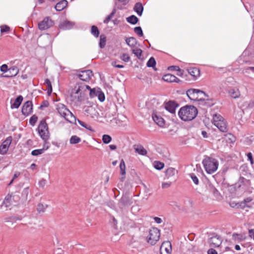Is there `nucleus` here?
Instances as JSON below:
<instances>
[{
    "label": "nucleus",
    "instance_id": "32",
    "mask_svg": "<svg viewBox=\"0 0 254 254\" xmlns=\"http://www.w3.org/2000/svg\"><path fill=\"white\" fill-rule=\"evenodd\" d=\"M100 88H91L90 87V88H85L86 90H89V96L91 98H94L95 97L97 96V95L98 94V93L99 92V90H100Z\"/></svg>",
    "mask_w": 254,
    "mask_h": 254
},
{
    "label": "nucleus",
    "instance_id": "14",
    "mask_svg": "<svg viewBox=\"0 0 254 254\" xmlns=\"http://www.w3.org/2000/svg\"><path fill=\"white\" fill-rule=\"evenodd\" d=\"M178 107V104L174 101H169L165 103V108L172 114L175 113L176 109Z\"/></svg>",
    "mask_w": 254,
    "mask_h": 254
},
{
    "label": "nucleus",
    "instance_id": "9",
    "mask_svg": "<svg viewBox=\"0 0 254 254\" xmlns=\"http://www.w3.org/2000/svg\"><path fill=\"white\" fill-rule=\"evenodd\" d=\"M132 199L131 197L125 194L122 196L119 201V207L123 209L126 207L130 206L132 203Z\"/></svg>",
    "mask_w": 254,
    "mask_h": 254
},
{
    "label": "nucleus",
    "instance_id": "4",
    "mask_svg": "<svg viewBox=\"0 0 254 254\" xmlns=\"http://www.w3.org/2000/svg\"><path fill=\"white\" fill-rule=\"evenodd\" d=\"M56 109L59 114L67 121L70 122V120L72 118L75 120V117L73 114L66 107V106L62 103H58L56 105Z\"/></svg>",
    "mask_w": 254,
    "mask_h": 254
},
{
    "label": "nucleus",
    "instance_id": "63",
    "mask_svg": "<svg viewBox=\"0 0 254 254\" xmlns=\"http://www.w3.org/2000/svg\"><path fill=\"white\" fill-rule=\"evenodd\" d=\"M211 191L214 195H217L219 194L218 190L215 187H212L211 188Z\"/></svg>",
    "mask_w": 254,
    "mask_h": 254
},
{
    "label": "nucleus",
    "instance_id": "23",
    "mask_svg": "<svg viewBox=\"0 0 254 254\" xmlns=\"http://www.w3.org/2000/svg\"><path fill=\"white\" fill-rule=\"evenodd\" d=\"M67 3L68 2L67 0H62L56 4L55 8L57 11H62L66 7Z\"/></svg>",
    "mask_w": 254,
    "mask_h": 254
},
{
    "label": "nucleus",
    "instance_id": "45",
    "mask_svg": "<svg viewBox=\"0 0 254 254\" xmlns=\"http://www.w3.org/2000/svg\"><path fill=\"white\" fill-rule=\"evenodd\" d=\"M103 142L105 144H108L112 141V137L108 134H104L102 136Z\"/></svg>",
    "mask_w": 254,
    "mask_h": 254
},
{
    "label": "nucleus",
    "instance_id": "46",
    "mask_svg": "<svg viewBox=\"0 0 254 254\" xmlns=\"http://www.w3.org/2000/svg\"><path fill=\"white\" fill-rule=\"evenodd\" d=\"M154 166L155 169L160 170L163 168L164 164L163 163L160 162L159 161H155L154 162Z\"/></svg>",
    "mask_w": 254,
    "mask_h": 254
},
{
    "label": "nucleus",
    "instance_id": "35",
    "mask_svg": "<svg viewBox=\"0 0 254 254\" xmlns=\"http://www.w3.org/2000/svg\"><path fill=\"white\" fill-rule=\"evenodd\" d=\"M91 33L95 37H98L99 35V31L96 26L93 25L91 28Z\"/></svg>",
    "mask_w": 254,
    "mask_h": 254
},
{
    "label": "nucleus",
    "instance_id": "48",
    "mask_svg": "<svg viewBox=\"0 0 254 254\" xmlns=\"http://www.w3.org/2000/svg\"><path fill=\"white\" fill-rule=\"evenodd\" d=\"M189 176L192 179V181L193 182L195 185H198L199 184V180L194 174L190 173L189 174Z\"/></svg>",
    "mask_w": 254,
    "mask_h": 254
},
{
    "label": "nucleus",
    "instance_id": "30",
    "mask_svg": "<svg viewBox=\"0 0 254 254\" xmlns=\"http://www.w3.org/2000/svg\"><path fill=\"white\" fill-rule=\"evenodd\" d=\"M115 2V5L119 9H123L124 6L126 5L129 2V0H116Z\"/></svg>",
    "mask_w": 254,
    "mask_h": 254
},
{
    "label": "nucleus",
    "instance_id": "1",
    "mask_svg": "<svg viewBox=\"0 0 254 254\" xmlns=\"http://www.w3.org/2000/svg\"><path fill=\"white\" fill-rule=\"evenodd\" d=\"M85 88H90V86L82 83L76 84L70 93L71 101L75 103L82 101L84 100L83 92L85 91Z\"/></svg>",
    "mask_w": 254,
    "mask_h": 254
},
{
    "label": "nucleus",
    "instance_id": "10",
    "mask_svg": "<svg viewBox=\"0 0 254 254\" xmlns=\"http://www.w3.org/2000/svg\"><path fill=\"white\" fill-rule=\"evenodd\" d=\"M33 104L31 101H27L22 106V113L23 115L27 116L32 112Z\"/></svg>",
    "mask_w": 254,
    "mask_h": 254
},
{
    "label": "nucleus",
    "instance_id": "6",
    "mask_svg": "<svg viewBox=\"0 0 254 254\" xmlns=\"http://www.w3.org/2000/svg\"><path fill=\"white\" fill-rule=\"evenodd\" d=\"M38 133L44 141L47 140L49 138V132L48 125L45 120H42L37 128Z\"/></svg>",
    "mask_w": 254,
    "mask_h": 254
},
{
    "label": "nucleus",
    "instance_id": "43",
    "mask_svg": "<svg viewBox=\"0 0 254 254\" xmlns=\"http://www.w3.org/2000/svg\"><path fill=\"white\" fill-rule=\"evenodd\" d=\"M198 96V100L197 101H205V97H208V96L203 91L201 93H197Z\"/></svg>",
    "mask_w": 254,
    "mask_h": 254
},
{
    "label": "nucleus",
    "instance_id": "50",
    "mask_svg": "<svg viewBox=\"0 0 254 254\" xmlns=\"http://www.w3.org/2000/svg\"><path fill=\"white\" fill-rule=\"evenodd\" d=\"M134 31L139 37H141L143 35L142 30L140 26L135 27L134 28Z\"/></svg>",
    "mask_w": 254,
    "mask_h": 254
},
{
    "label": "nucleus",
    "instance_id": "64",
    "mask_svg": "<svg viewBox=\"0 0 254 254\" xmlns=\"http://www.w3.org/2000/svg\"><path fill=\"white\" fill-rule=\"evenodd\" d=\"M207 254H217V252L214 249H210L208 250V251L207 252Z\"/></svg>",
    "mask_w": 254,
    "mask_h": 254
},
{
    "label": "nucleus",
    "instance_id": "52",
    "mask_svg": "<svg viewBox=\"0 0 254 254\" xmlns=\"http://www.w3.org/2000/svg\"><path fill=\"white\" fill-rule=\"evenodd\" d=\"M205 105H206L207 107H211L214 104V103L213 102V100L211 99H209L208 98V97H205Z\"/></svg>",
    "mask_w": 254,
    "mask_h": 254
},
{
    "label": "nucleus",
    "instance_id": "17",
    "mask_svg": "<svg viewBox=\"0 0 254 254\" xmlns=\"http://www.w3.org/2000/svg\"><path fill=\"white\" fill-rule=\"evenodd\" d=\"M8 74L2 75L4 77H12L17 75L19 72V68L16 66H13L8 68Z\"/></svg>",
    "mask_w": 254,
    "mask_h": 254
},
{
    "label": "nucleus",
    "instance_id": "37",
    "mask_svg": "<svg viewBox=\"0 0 254 254\" xmlns=\"http://www.w3.org/2000/svg\"><path fill=\"white\" fill-rule=\"evenodd\" d=\"M81 141V138L76 135H72L70 138V144H77Z\"/></svg>",
    "mask_w": 254,
    "mask_h": 254
},
{
    "label": "nucleus",
    "instance_id": "44",
    "mask_svg": "<svg viewBox=\"0 0 254 254\" xmlns=\"http://www.w3.org/2000/svg\"><path fill=\"white\" fill-rule=\"evenodd\" d=\"M47 149H45L44 148L39 149H35L32 151L31 154L33 156H38L39 155L43 154L45 150Z\"/></svg>",
    "mask_w": 254,
    "mask_h": 254
},
{
    "label": "nucleus",
    "instance_id": "54",
    "mask_svg": "<svg viewBox=\"0 0 254 254\" xmlns=\"http://www.w3.org/2000/svg\"><path fill=\"white\" fill-rule=\"evenodd\" d=\"M10 31V27L7 25H4L0 26V31L1 33L8 32Z\"/></svg>",
    "mask_w": 254,
    "mask_h": 254
},
{
    "label": "nucleus",
    "instance_id": "8",
    "mask_svg": "<svg viewBox=\"0 0 254 254\" xmlns=\"http://www.w3.org/2000/svg\"><path fill=\"white\" fill-rule=\"evenodd\" d=\"M54 24V21L49 17H46L39 22L38 27L40 30H44L53 26Z\"/></svg>",
    "mask_w": 254,
    "mask_h": 254
},
{
    "label": "nucleus",
    "instance_id": "18",
    "mask_svg": "<svg viewBox=\"0 0 254 254\" xmlns=\"http://www.w3.org/2000/svg\"><path fill=\"white\" fill-rule=\"evenodd\" d=\"M152 119L154 122L160 127H163L165 125V121L162 117L157 115L156 113H153Z\"/></svg>",
    "mask_w": 254,
    "mask_h": 254
},
{
    "label": "nucleus",
    "instance_id": "7",
    "mask_svg": "<svg viewBox=\"0 0 254 254\" xmlns=\"http://www.w3.org/2000/svg\"><path fill=\"white\" fill-rule=\"evenodd\" d=\"M160 237V230L157 228H153L149 232V235L147 236V242L151 245H154L159 240Z\"/></svg>",
    "mask_w": 254,
    "mask_h": 254
},
{
    "label": "nucleus",
    "instance_id": "55",
    "mask_svg": "<svg viewBox=\"0 0 254 254\" xmlns=\"http://www.w3.org/2000/svg\"><path fill=\"white\" fill-rule=\"evenodd\" d=\"M20 172H15V174H14L13 176L12 179L11 180V181L8 184V186H10L13 183L14 180L16 178H18L20 176Z\"/></svg>",
    "mask_w": 254,
    "mask_h": 254
},
{
    "label": "nucleus",
    "instance_id": "21",
    "mask_svg": "<svg viewBox=\"0 0 254 254\" xmlns=\"http://www.w3.org/2000/svg\"><path fill=\"white\" fill-rule=\"evenodd\" d=\"M246 238V236L244 234L233 233L232 235L233 240L237 243L245 241Z\"/></svg>",
    "mask_w": 254,
    "mask_h": 254
},
{
    "label": "nucleus",
    "instance_id": "56",
    "mask_svg": "<svg viewBox=\"0 0 254 254\" xmlns=\"http://www.w3.org/2000/svg\"><path fill=\"white\" fill-rule=\"evenodd\" d=\"M0 71L2 72L5 73L8 72V66L6 64H3L0 66Z\"/></svg>",
    "mask_w": 254,
    "mask_h": 254
},
{
    "label": "nucleus",
    "instance_id": "61",
    "mask_svg": "<svg viewBox=\"0 0 254 254\" xmlns=\"http://www.w3.org/2000/svg\"><path fill=\"white\" fill-rule=\"evenodd\" d=\"M153 219L155 221V222L158 224H160L163 221L161 218L158 217H154Z\"/></svg>",
    "mask_w": 254,
    "mask_h": 254
},
{
    "label": "nucleus",
    "instance_id": "22",
    "mask_svg": "<svg viewBox=\"0 0 254 254\" xmlns=\"http://www.w3.org/2000/svg\"><path fill=\"white\" fill-rule=\"evenodd\" d=\"M133 147L135 150V152L141 155L145 156L147 153V150L141 145H134Z\"/></svg>",
    "mask_w": 254,
    "mask_h": 254
},
{
    "label": "nucleus",
    "instance_id": "42",
    "mask_svg": "<svg viewBox=\"0 0 254 254\" xmlns=\"http://www.w3.org/2000/svg\"><path fill=\"white\" fill-rule=\"evenodd\" d=\"M132 52L139 59H141L142 56V51L140 49H133Z\"/></svg>",
    "mask_w": 254,
    "mask_h": 254
},
{
    "label": "nucleus",
    "instance_id": "60",
    "mask_svg": "<svg viewBox=\"0 0 254 254\" xmlns=\"http://www.w3.org/2000/svg\"><path fill=\"white\" fill-rule=\"evenodd\" d=\"M247 157L248 159L250 161L251 164H254V160L253 158V155L252 153L249 152L247 154Z\"/></svg>",
    "mask_w": 254,
    "mask_h": 254
},
{
    "label": "nucleus",
    "instance_id": "59",
    "mask_svg": "<svg viewBox=\"0 0 254 254\" xmlns=\"http://www.w3.org/2000/svg\"><path fill=\"white\" fill-rule=\"evenodd\" d=\"M172 184L171 182H168V183H163L162 184V189H167L169 188Z\"/></svg>",
    "mask_w": 254,
    "mask_h": 254
},
{
    "label": "nucleus",
    "instance_id": "29",
    "mask_svg": "<svg viewBox=\"0 0 254 254\" xmlns=\"http://www.w3.org/2000/svg\"><path fill=\"white\" fill-rule=\"evenodd\" d=\"M120 169L121 171V175L122 176L121 179L122 181H123L125 178L126 175V165L125 161L123 159H122L120 162Z\"/></svg>",
    "mask_w": 254,
    "mask_h": 254
},
{
    "label": "nucleus",
    "instance_id": "34",
    "mask_svg": "<svg viewBox=\"0 0 254 254\" xmlns=\"http://www.w3.org/2000/svg\"><path fill=\"white\" fill-rule=\"evenodd\" d=\"M126 43L130 47H133L136 44V40L135 38L131 37L126 39Z\"/></svg>",
    "mask_w": 254,
    "mask_h": 254
},
{
    "label": "nucleus",
    "instance_id": "53",
    "mask_svg": "<svg viewBox=\"0 0 254 254\" xmlns=\"http://www.w3.org/2000/svg\"><path fill=\"white\" fill-rule=\"evenodd\" d=\"M120 59L125 62H128L130 60V57L127 54H123Z\"/></svg>",
    "mask_w": 254,
    "mask_h": 254
},
{
    "label": "nucleus",
    "instance_id": "5",
    "mask_svg": "<svg viewBox=\"0 0 254 254\" xmlns=\"http://www.w3.org/2000/svg\"><path fill=\"white\" fill-rule=\"evenodd\" d=\"M213 122L214 125L220 131L227 132L228 130L226 122L224 118L219 114H215L213 116Z\"/></svg>",
    "mask_w": 254,
    "mask_h": 254
},
{
    "label": "nucleus",
    "instance_id": "41",
    "mask_svg": "<svg viewBox=\"0 0 254 254\" xmlns=\"http://www.w3.org/2000/svg\"><path fill=\"white\" fill-rule=\"evenodd\" d=\"M77 122L79 123V124L82 127H85V128L87 129L90 131H93V129H92V127H91V126L87 124L85 122H82L78 119L77 120Z\"/></svg>",
    "mask_w": 254,
    "mask_h": 254
},
{
    "label": "nucleus",
    "instance_id": "19",
    "mask_svg": "<svg viewBox=\"0 0 254 254\" xmlns=\"http://www.w3.org/2000/svg\"><path fill=\"white\" fill-rule=\"evenodd\" d=\"M210 244L214 247H218L222 243L221 238L218 236L211 237L209 240Z\"/></svg>",
    "mask_w": 254,
    "mask_h": 254
},
{
    "label": "nucleus",
    "instance_id": "51",
    "mask_svg": "<svg viewBox=\"0 0 254 254\" xmlns=\"http://www.w3.org/2000/svg\"><path fill=\"white\" fill-rule=\"evenodd\" d=\"M38 120V117L35 115H33L29 120L30 124L33 126L35 125Z\"/></svg>",
    "mask_w": 254,
    "mask_h": 254
},
{
    "label": "nucleus",
    "instance_id": "24",
    "mask_svg": "<svg viewBox=\"0 0 254 254\" xmlns=\"http://www.w3.org/2000/svg\"><path fill=\"white\" fill-rule=\"evenodd\" d=\"M73 26V23L67 20H65L61 22L59 25L60 29L63 30L69 29Z\"/></svg>",
    "mask_w": 254,
    "mask_h": 254
},
{
    "label": "nucleus",
    "instance_id": "16",
    "mask_svg": "<svg viewBox=\"0 0 254 254\" xmlns=\"http://www.w3.org/2000/svg\"><path fill=\"white\" fill-rule=\"evenodd\" d=\"M162 79L164 81L168 82H176V83H182V81L177 78L175 75L171 74H166L164 75Z\"/></svg>",
    "mask_w": 254,
    "mask_h": 254
},
{
    "label": "nucleus",
    "instance_id": "25",
    "mask_svg": "<svg viewBox=\"0 0 254 254\" xmlns=\"http://www.w3.org/2000/svg\"><path fill=\"white\" fill-rule=\"evenodd\" d=\"M13 198L11 194H8L4 198L2 206L7 208L10 207L12 205Z\"/></svg>",
    "mask_w": 254,
    "mask_h": 254
},
{
    "label": "nucleus",
    "instance_id": "40",
    "mask_svg": "<svg viewBox=\"0 0 254 254\" xmlns=\"http://www.w3.org/2000/svg\"><path fill=\"white\" fill-rule=\"evenodd\" d=\"M156 64V63L155 59L153 57H151L147 62L146 65L148 67H153L155 70H156V68H154Z\"/></svg>",
    "mask_w": 254,
    "mask_h": 254
},
{
    "label": "nucleus",
    "instance_id": "27",
    "mask_svg": "<svg viewBox=\"0 0 254 254\" xmlns=\"http://www.w3.org/2000/svg\"><path fill=\"white\" fill-rule=\"evenodd\" d=\"M143 9L142 3L139 2L136 3L133 7L134 11H135L139 16L142 15Z\"/></svg>",
    "mask_w": 254,
    "mask_h": 254
},
{
    "label": "nucleus",
    "instance_id": "57",
    "mask_svg": "<svg viewBox=\"0 0 254 254\" xmlns=\"http://www.w3.org/2000/svg\"><path fill=\"white\" fill-rule=\"evenodd\" d=\"M49 103L48 101H47V100L44 101L41 103V104L40 106V109H43L44 108L48 107L49 106Z\"/></svg>",
    "mask_w": 254,
    "mask_h": 254
},
{
    "label": "nucleus",
    "instance_id": "12",
    "mask_svg": "<svg viewBox=\"0 0 254 254\" xmlns=\"http://www.w3.org/2000/svg\"><path fill=\"white\" fill-rule=\"evenodd\" d=\"M93 76V73L91 70H85L81 71L78 74V77L83 81H89L91 76Z\"/></svg>",
    "mask_w": 254,
    "mask_h": 254
},
{
    "label": "nucleus",
    "instance_id": "33",
    "mask_svg": "<svg viewBox=\"0 0 254 254\" xmlns=\"http://www.w3.org/2000/svg\"><path fill=\"white\" fill-rule=\"evenodd\" d=\"M126 20L128 23L133 25L136 24L139 20L138 18L134 15L127 17Z\"/></svg>",
    "mask_w": 254,
    "mask_h": 254
},
{
    "label": "nucleus",
    "instance_id": "62",
    "mask_svg": "<svg viewBox=\"0 0 254 254\" xmlns=\"http://www.w3.org/2000/svg\"><path fill=\"white\" fill-rule=\"evenodd\" d=\"M46 182L45 179H42L39 182V186L41 187H44L46 185Z\"/></svg>",
    "mask_w": 254,
    "mask_h": 254
},
{
    "label": "nucleus",
    "instance_id": "31",
    "mask_svg": "<svg viewBox=\"0 0 254 254\" xmlns=\"http://www.w3.org/2000/svg\"><path fill=\"white\" fill-rule=\"evenodd\" d=\"M177 172V171L175 168L172 167L169 168L166 171V177L167 179H169L170 178L174 176Z\"/></svg>",
    "mask_w": 254,
    "mask_h": 254
},
{
    "label": "nucleus",
    "instance_id": "13",
    "mask_svg": "<svg viewBox=\"0 0 254 254\" xmlns=\"http://www.w3.org/2000/svg\"><path fill=\"white\" fill-rule=\"evenodd\" d=\"M201 93V90L197 89H190L187 91V95L191 100L197 101L198 96L197 93Z\"/></svg>",
    "mask_w": 254,
    "mask_h": 254
},
{
    "label": "nucleus",
    "instance_id": "28",
    "mask_svg": "<svg viewBox=\"0 0 254 254\" xmlns=\"http://www.w3.org/2000/svg\"><path fill=\"white\" fill-rule=\"evenodd\" d=\"M23 100V97L21 95L18 96L14 100V102L11 104V108L12 109H17L19 108Z\"/></svg>",
    "mask_w": 254,
    "mask_h": 254
},
{
    "label": "nucleus",
    "instance_id": "47",
    "mask_svg": "<svg viewBox=\"0 0 254 254\" xmlns=\"http://www.w3.org/2000/svg\"><path fill=\"white\" fill-rule=\"evenodd\" d=\"M48 205H43V204H39L37 205V210L38 211L39 213H43L44 212L46 208H47Z\"/></svg>",
    "mask_w": 254,
    "mask_h": 254
},
{
    "label": "nucleus",
    "instance_id": "39",
    "mask_svg": "<svg viewBox=\"0 0 254 254\" xmlns=\"http://www.w3.org/2000/svg\"><path fill=\"white\" fill-rule=\"evenodd\" d=\"M44 84L47 85L48 87L47 93L49 95H50L52 92V86L50 80L48 78L46 79L44 82Z\"/></svg>",
    "mask_w": 254,
    "mask_h": 254
},
{
    "label": "nucleus",
    "instance_id": "20",
    "mask_svg": "<svg viewBox=\"0 0 254 254\" xmlns=\"http://www.w3.org/2000/svg\"><path fill=\"white\" fill-rule=\"evenodd\" d=\"M188 73L193 78V79H195L197 77L200 75V70L199 68L197 67H190L188 69Z\"/></svg>",
    "mask_w": 254,
    "mask_h": 254
},
{
    "label": "nucleus",
    "instance_id": "11",
    "mask_svg": "<svg viewBox=\"0 0 254 254\" xmlns=\"http://www.w3.org/2000/svg\"><path fill=\"white\" fill-rule=\"evenodd\" d=\"M160 254H171L172 245L170 242H164L160 249Z\"/></svg>",
    "mask_w": 254,
    "mask_h": 254
},
{
    "label": "nucleus",
    "instance_id": "38",
    "mask_svg": "<svg viewBox=\"0 0 254 254\" xmlns=\"http://www.w3.org/2000/svg\"><path fill=\"white\" fill-rule=\"evenodd\" d=\"M116 12V9L114 8L112 12L107 16V17L104 20L103 22L105 24L108 23V22L111 20L112 17L114 16Z\"/></svg>",
    "mask_w": 254,
    "mask_h": 254
},
{
    "label": "nucleus",
    "instance_id": "49",
    "mask_svg": "<svg viewBox=\"0 0 254 254\" xmlns=\"http://www.w3.org/2000/svg\"><path fill=\"white\" fill-rule=\"evenodd\" d=\"M99 100L100 102H103L105 99V97L104 93L101 91V89L99 90L98 94L97 95Z\"/></svg>",
    "mask_w": 254,
    "mask_h": 254
},
{
    "label": "nucleus",
    "instance_id": "15",
    "mask_svg": "<svg viewBox=\"0 0 254 254\" xmlns=\"http://www.w3.org/2000/svg\"><path fill=\"white\" fill-rule=\"evenodd\" d=\"M12 139L11 137H7L0 146V153L4 154L7 152L8 147L11 143Z\"/></svg>",
    "mask_w": 254,
    "mask_h": 254
},
{
    "label": "nucleus",
    "instance_id": "36",
    "mask_svg": "<svg viewBox=\"0 0 254 254\" xmlns=\"http://www.w3.org/2000/svg\"><path fill=\"white\" fill-rule=\"evenodd\" d=\"M106 37L104 35L102 34L100 37V41L99 43V47L102 49L104 48L106 45Z\"/></svg>",
    "mask_w": 254,
    "mask_h": 254
},
{
    "label": "nucleus",
    "instance_id": "2",
    "mask_svg": "<svg viewBox=\"0 0 254 254\" xmlns=\"http://www.w3.org/2000/svg\"><path fill=\"white\" fill-rule=\"evenodd\" d=\"M198 111L193 106H186L182 107L178 113L179 117L183 121H191L195 118Z\"/></svg>",
    "mask_w": 254,
    "mask_h": 254
},
{
    "label": "nucleus",
    "instance_id": "26",
    "mask_svg": "<svg viewBox=\"0 0 254 254\" xmlns=\"http://www.w3.org/2000/svg\"><path fill=\"white\" fill-rule=\"evenodd\" d=\"M229 95L233 98L236 99L240 97V92L238 89L237 88H231L228 90Z\"/></svg>",
    "mask_w": 254,
    "mask_h": 254
},
{
    "label": "nucleus",
    "instance_id": "3",
    "mask_svg": "<svg viewBox=\"0 0 254 254\" xmlns=\"http://www.w3.org/2000/svg\"><path fill=\"white\" fill-rule=\"evenodd\" d=\"M202 163L205 171L208 174H211L217 170L218 162L214 158L206 156Z\"/></svg>",
    "mask_w": 254,
    "mask_h": 254
},
{
    "label": "nucleus",
    "instance_id": "58",
    "mask_svg": "<svg viewBox=\"0 0 254 254\" xmlns=\"http://www.w3.org/2000/svg\"><path fill=\"white\" fill-rule=\"evenodd\" d=\"M169 70H174V71H180V67L176 65H172L168 67Z\"/></svg>",
    "mask_w": 254,
    "mask_h": 254
}]
</instances>
